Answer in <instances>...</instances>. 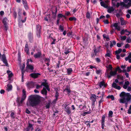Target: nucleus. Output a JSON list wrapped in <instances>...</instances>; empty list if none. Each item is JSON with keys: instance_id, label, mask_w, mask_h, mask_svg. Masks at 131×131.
<instances>
[{"instance_id": "obj_15", "label": "nucleus", "mask_w": 131, "mask_h": 131, "mask_svg": "<svg viewBox=\"0 0 131 131\" xmlns=\"http://www.w3.org/2000/svg\"><path fill=\"white\" fill-rule=\"evenodd\" d=\"M125 60L126 61L128 60L129 63H131V52L129 53L128 57L125 58Z\"/></svg>"}, {"instance_id": "obj_42", "label": "nucleus", "mask_w": 131, "mask_h": 131, "mask_svg": "<svg viewBox=\"0 0 131 131\" xmlns=\"http://www.w3.org/2000/svg\"><path fill=\"white\" fill-rule=\"evenodd\" d=\"M58 96L59 93L57 92H56L55 96V97L56 98V99L55 100L56 101H57Z\"/></svg>"}, {"instance_id": "obj_2", "label": "nucleus", "mask_w": 131, "mask_h": 131, "mask_svg": "<svg viewBox=\"0 0 131 131\" xmlns=\"http://www.w3.org/2000/svg\"><path fill=\"white\" fill-rule=\"evenodd\" d=\"M120 96L121 98L118 100L119 103H125V107L126 108L128 102L131 100V95L129 93H126L122 92L120 94Z\"/></svg>"}, {"instance_id": "obj_6", "label": "nucleus", "mask_w": 131, "mask_h": 131, "mask_svg": "<svg viewBox=\"0 0 131 131\" xmlns=\"http://www.w3.org/2000/svg\"><path fill=\"white\" fill-rule=\"evenodd\" d=\"M36 85V82L32 81H30L26 83V85L28 89L33 88Z\"/></svg>"}, {"instance_id": "obj_37", "label": "nucleus", "mask_w": 131, "mask_h": 131, "mask_svg": "<svg viewBox=\"0 0 131 131\" xmlns=\"http://www.w3.org/2000/svg\"><path fill=\"white\" fill-rule=\"evenodd\" d=\"M113 113L112 111H109L108 114V117H112V115Z\"/></svg>"}, {"instance_id": "obj_56", "label": "nucleus", "mask_w": 131, "mask_h": 131, "mask_svg": "<svg viewBox=\"0 0 131 131\" xmlns=\"http://www.w3.org/2000/svg\"><path fill=\"white\" fill-rule=\"evenodd\" d=\"M26 113L28 114H29L30 113V112L28 110L27 108L26 109Z\"/></svg>"}, {"instance_id": "obj_29", "label": "nucleus", "mask_w": 131, "mask_h": 131, "mask_svg": "<svg viewBox=\"0 0 131 131\" xmlns=\"http://www.w3.org/2000/svg\"><path fill=\"white\" fill-rule=\"evenodd\" d=\"M114 10L113 7H111L108 9L107 11L109 13H111L114 11Z\"/></svg>"}, {"instance_id": "obj_13", "label": "nucleus", "mask_w": 131, "mask_h": 131, "mask_svg": "<svg viewBox=\"0 0 131 131\" xmlns=\"http://www.w3.org/2000/svg\"><path fill=\"white\" fill-rule=\"evenodd\" d=\"M7 73L8 75L9 79L10 80L11 78L13 75L12 72L9 70H7Z\"/></svg>"}, {"instance_id": "obj_40", "label": "nucleus", "mask_w": 131, "mask_h": 131, "mask_svg": "<svg viewBox=\"0 0 131 131\" xmlns=\"http://www.w3.org/2000/svg\"><path fill=\"white\" fill-rule=\"evenodd\" d=\"M107 97L108 98H111L112 100H114V98L113 95H109L107 96Z\"/></svg>"}, {"instance_id": "obj_38", "label": "nucleus", "mask_w": 131, "mask_h": 131, "mask_svg": "<svg viewBox=\"0 0 131 131\" xmlns=\"http://www.w3.org/2000/svg\"><path fill=\"white\" fill-rule=\"evenodd\" d=\"M117 78L118 79H120L121 80H123V76L120 75H117Z\"/></svg>"}, {"instance_id": "obj_64", "label": "nucleus", "mask_w": 131, "mask_h": 131, "mask_svg": "<svg viewBox=\"0 0 131 131\" xmlns=\"http://www.w3.org/2000/svg\"><path fill=\"white\" fill-rule=\"evenodd\" d=\"M32 125L30 124H29L28 125V127L29 128H31L32 127Z\"/></svg>"}, {"instance_id": "obj_57", "label": "nucleus", "mask_w": 131, "mask_h": 131, "mask_svg": "<svg viewBox=\"0 0 131 131\" xmlns=\"http://www.w3.org/2000/svg\"><path fill=\"white\" fill-rule=\"evenodd\" d=\"M129 45L127 43L126 44V45L125 46V47L126 48H127L128 47H129Z\"/></svg>"}, {"instance_id": "obj_5", "label": "nucleus", "mask_w": 131, "mask_h": 131, "mask_svg": "<svg viewBox=\"0 0 131 131\" xmlns=\"http://www.w3.org/2000/svg\"><path fill=\"white\" fill-rule=\"evenodd\" d=\"M32 62V61L31 59H28L27 60L26 63L27 66L26 68V70L27 72H28L29 71L28 70L29 69L31 71H33L34 69V67L29 64V62L31 63Z\"/></svg>"}, {"instance_id": "obj_44", "label": "nucleus", "mask_w": 131, "mask_h": 131, "mask_svg": "<svg viewBox=\"0 0 131 131\" xmlns=\"http://www.w3.org/2000/svg\"><path fill=\"white\" fill-rule=\"evenodd\" d=\"M126 38V37L125 36H121V40H125Z\"/></svg>"}, {"instance_id": "obj_7", "label": "nucleus", "mask_w": 131, "mask_h": 131, "mask_svg": "<svg viewBox=\"0 0 131 131\" xmlns=\"http://www.w3.org/2000/svg\"><path fill=\"white\" fill-rule=\"evenodd\" d=\"M118 82H119L118 79H116L115 80V82H113L112 84V87L116 89L120 90L121 89V87L120 86L118 85L116 83Z\"/></svg>"}, {"instance_id": "obj_48", "label": "nucleus", "mask_w": 131, "mask_h": 131, "mask_svg": "<svg viewBox=\"0 0 131 131\" xmlns=\"http://www.w3.org/2000/svg\"><path fill=\"white\" fill-rule=\"evenodd\" d=\"M14 114H15L14 112H12L10 115L11 117L12 118H15V116H14Z\"/></svg>"}, {"instance_id": "obj_52", "label": "nucleus", "mask_w": 131, "mask_h": 131, "mask_svg": "<svg viewBox=\"0 0 131 131\" xmlns=\"http://www.w3.org/2000/svg\"><path fill=\"white\" fill-rule=\"evenodd\" d=\"M107 68L110 69L111 70H112L113 68V67L111 64H109L108 65V66L107 67Z\"/></svg>"}, {"instance_id": "obj_45", "label": "nucleus", "mask_w": 131, "mask_h": 131, "mask_svg": "<svg viewBox=\"0 0 131 131\" xmlns=\"http://www.w3.org/2000/svg\"><path fill=\"white\" fill-rule=\"evenodd\" d=\"M131 32L128 31L126 29V31L125 34H126V35L128 36L130 34Z\"/></svg>"}, {"instance_id": "obj_16", "label": "nucleus", "mask_w": 131, "mask_h": 131, "mask_svg": "<svg viewBox=\"0 0 131 131\" xmlns=\"http://www.w3.org/2000/svg\"><path fill=\"white\" fill-rule=\"evenodd\" d=\"M120 20L121 25H126L127 23V22L124 20L123 18H121Z\"/></svg>"}, {"instance_id": "obj_43", "label": "nucleus", "mask_w": 131, "mask_h": 131, "mask_svg": "<svg viewBox=\"0 0 131 131\" xmlns=\"http://www.w3.org/2000/svg\"><path fill=\"white\" fill-rule=\"evenodd\" d=\"M69 20L70 21L74 20L76 21L77 20L76 18L74 17H70L69 18Z\"/></svg>"}, {"instance_id": "obj_59", "label": "nucleus", "mask_w": 131, "mask_h": 131, "mask_svg": "<svg viewBox=\"0 0 131 131\" xmlns=\"http://www.w3.org/2000/svg\"><path fill=\"white\" fill-rule=\"evenodd\" d=\"M101 71L100 70H96V72L97 74H98L100 73L101 72Z\"/></svg>"}, {"instance_id": "obj_55", "label": "nucleus", "mask_w": 131, "mask_h": 131, "mask_svg": "<svg viewBox=\"0 0 131 131\" xmlns=\"http://www.w3.org/2000/svg\"><path fill=\"white\" fill-rule=\"evenodd\" d=\"M127 89L128 91H131V87L130 86H128L127 88Z\"/></svg>"}, {"instance_id": "obj_50", "label": "nucleus", "mask_w": 131, "mask_h": 131, "mask_svg": "<svg viewBox=\"0 0 131 131\" xmlns=\"http://www.w3.org/2000/svg\"><path fill=\"white\" fill-rule=\"evenodd\" d=\"M90 15L89 12H87L86 15V17L87 18H89L90 17Z\"/></svg>"}, {"instance_id": "obj_25", "label": "nucleus", "mask_w": 131, "mask_h": 131, "mask_svg": "<svg viewBox=\"0 0 131 131\" xmlns=\"http://www.w3.org/2000/svg\"><path fill=\"white\" fill-rule=\"evenodd\" d=\"M101 5L104 7L106 8L107 7V5H106L105 3L103 1H102L100 2Z\"/></svg>"}, {"instance_id": "obj_51", "label": "nucleus", "mask_w": 131, "mask_h": 131, "mask_svg": "<svg viewBox=\"0 0 131 131\" xmlns=\"http://www.w3.org/2000/svg\"><path fill=\"white\" fill-rule=\"evenodd\" d=\"M25 67V66L23 67V69H22L21 72H22V77H24V71L23 70V69H24Z\"/></svg>"}, {"instance_id": "obj_24", "label": "nucleus", "mask_w": 131, "mask_h": 131, "mask_svg": "<svg viewBox=\"0 0 131 131\" xmlns=\"http://www.w3.org/2000/svg\"><path fill=\"white\" fill-rule=\"evenodd\" d=\"M117 74L116 70L114 71H111L110 72V74L112 76H114Z\"/></svg>"}, {"instance_id": "obj_17", "label": "nucleus", "mask_w": 131, "mask_h": 131, "mask_svg": "<svg viewBox=\"0 0 131 131\" xmlns=\"http://www.w3.org/2000/svg\"><path fill=\"white\" fill-rule=\"evenodd\" d=\"M64 110L68 114H70L71 113V111L70 110V107H69L67 105L66 106Z\"/></svg>"}, {"instance_id": "obj_63", "label": "nucleus", "mask_w": 131, "mask_h": 131, "mask_svg": "<svg viewBox=\"0 0 131 131\" xmlns=\"http://www.w3.org/2000/svg\"><path fill=\"white\" fill-rule=\"evenodd\" d=\"M117 46L118 47H120L121 46V45L120 43H117Z\"/></svg>"}, {"instance_id": "obj_18", "label": "nucleus", "mask_w": 131, "mask_h": 131, "mask_svg": "<svg viewBox=\"0 0 131 131\" xmlns=\"http://www.w3.org/2000/svg\"><path fill=\"white\" fill-rule=\"evenodd\" d=\"M129 84L130 83L129 81H125L123 86V88L125 89H127Z\"/></svg>"}, {"instance_id": "obj_20", "label": "nucleus", "mask_w": 131, "mask_h": 131, "mask_svg": "<svg viewBox=\"0 0 131 131\" xmlns=\"http://www.w3.org/2000/svg\"><path fill=\"white\" fill-rule=\"evenodd\" d=\"M13 87L11 85L8 84L7 85V90L8 91H9L12 90Z\"/></svg>"}, {"instance_id": "obj_27", "label": "nucleus", "mask_w": 131, "mask_h": 131, "mask_svg": "<svg viewBox=\"0 0 131 131\" xmlns=\"http://www.w3.org/2000/svg\"><path fill=\"white\" fill-rule=\"evenodd\" d=\"M116 44V42L115 40H113L112 42H111L110 44V46L111 48H112L113 46L115 45Z\"/></svg>"}, {"instance_id": "obj_1", "label": "nucleus", "mask_w": 131, "mask_h": 131, "mask_svg": "<svg viewBox=\"0 0 131 131\" xmlns=\"http://www.w3.org/2000/svg\"><path fill=\"white\" fill-rule=\"evenodd\" d=\"M40 97L37 95H32L29 97L27 102L28 106H35L38 105L40 102Z\"/></svg>"}, {"instance_id": "obj_41", "label": "nucleus", "mask_w": 131, "mask_h": 131, "mask_svg": "<svg viewBox=\"0 0 131 131\" xmlns=\"http://www.w3.org/2000/svg\"><path fill=\"white\" fill-rule=\"evenodd\" d=\"M122 49H119L115 51V52L116 54H118L122 51Z\"/></svg>"}, {"instance_id": "obj_58", "label": "nucleus", "mask_w": 131, "mask_h": 131, "mask_svg": "<svg viewBox=\"0 0 131 131\" xmlns=\"http://www.w3.org/2000/svg\"><path fill=\"white\" fill-rule=\"evenodd\" d=\"M116 57L117 59H119L120 58V56L118 54H117Z\"/></svg>"}, {"instance_id": "obj_8", "label": "nucleus", "mask_w": 131, "mask_h": 131, "mask_svg": "<svg viewBox=\"0 0 131 131\" xmlns=\"http://www.w3.org/2000/svg\"><path fill=\"white\" fill-rule=\"evenodd\" d=\"M1 60L3 62L6 66H8V65L7 63V61L6 59L5 56L4 54L2 55V56Z\"/></svg>"}, {"instance_id": "obj_49", "label": "nucleus", "mask_w": 131, "mask_h": 131, "mask_svg": "<svg viewBox=\"0 0 131 131\" xmlns=\"http://www.w3.org/2000/svg\"><path fill=\"white\" fill-rule=\"evenodd\" d=\"M35 85L36 86V88L37 89H38L39 88H41L42 86L41 85H40L38 84H36Z\"/></svg>"}, {"instance_id": "obj_33", "label": "nucleus", "mask_w": 131, "mask_h": 131, "mask_svg": "<svg viewBox=\"0 0 131 131\" xmlns=\"http://www.w3.org/2000/svg\"><path fill=\"white\" fill-rule=\"evenodd\" d=\"M115 70L116 72H117V71H118L119 73H121L122 72V70L119 67H118L117 68H116Z\"/></svg>"}, {"instance_id": "obj_32", "label": "nucleus", "mask_w": 131, "mask_h": 131, "mask_svg": "<svg viewBox=\"0 0 131 131\" xmlns=\"http://www.w3.org/2000/svg\"><path fill=\"white\" fill-rule=\"evenodd\" d=\"M103 38L105 39H106V40L107 41L109 40V39L108 36L104 34L103 35Z\"/></svg>"}, {"instance_id": "obj_19", "label": "nucleus", "mask_w": 131, "mask_h": 131, "mask_svg": "<svg viewBox=\"0 0 131 131\" xmlns=\"http://www.w3.org/2000/svg\"><path fill=\"white\" fill-rule=\"evenodd\" d=\"M41 55V53L39 51L36 54L34 55V57L35 58H37L40 57Z\"/></svg>"}, {"instance_id": "obj_46", "label": "nucleus", "mask_w": 131, "mask_h": 131, "mask_svg": "<svg viewBox=\"0 0 131 131\" xmlns=\"http://www.w3.org/2000/svg\"><path fill=\"white\" fill-rule=\"evenodd\" d=\"M126 31V29L125 30L123 29L121 32V35H124V34H125V32Z\"/></svg>"}, {"instance_id": "obj_53", "label": "nucleus", "mask_w": 131, "mask_h": 131, "mask_svg": "<svg viewBox=\"0 0 131 131\" xmlns=\"http://www.w3.org/2000/svg\"><path fill=\"white\" fill-rule=\"evenodd\" d=\"M126 41L128 43H130V38H128L126 39Z\"/></svg>"}, {"instance_id": "obj_23", "label": "nucleus", "mask_w": 131, "mask_h": 131, "mask_svg": "<svg viewBox=\"0 0 131 131\" xmlns=\"http://www.w3.org/2000/svg\"><path fill=\"white\" fill-rule=\"evenodd\" d=\"M36 28L37 31H38L39 33V34L41 32V26L40 25H38L36 26Z\"/></svg>"}, {"instance_id": "obj_11", "label": "nucleus", "mask_w": 131, "mask_h": 131, "mask_svg": "<svg viewBox=\"0 0 131 131\" xmlns=\"http://www.w3.org/2000/svg\"><path fill=\"white\" fill-rule=\"evenodd\" d=\"M111 26L114 27L115 29L118 31H120L121 30V27L119 25V24L118 23H115L114 24L111 25Z\"/></svg>"}, {"instance_id": "obj_54", "label": "nucleus", "mask_w": 131, "mask_h": 131, "mask_svg": "<svg viewBox=\"0 0 131 131\" xmlns=\"http://www.w3.org/2000/svg\"><path fill=\"white\" fill-rule=\"evenodd\" d=\"M45 61L46 62H50V60L48 58H45Z\"/></svg>"}, {"instance_id": "obj_4", "label": "nucleus", "mask_w": 131, "mask_h": 131, "mask_svg": "<svg viewBox=\"0 0 131 131\" xmlns=\"http://www.w3.org/2000/svg\"><path fill=\"white\" fill-rule=\"evenodd\" d=\"M23 94L21 100L20 101H19V98L18 97L17 98V102L19 106H20L21 105L23 102L26 99V92L25 90L23 89L22 91Z\"/></svg>"}, {"instance_id": "obj_34", "label": "nucleus", "mask_w": 131, "mask_h": 131, "mask_svg": "<svg viewBox=\"0 0 131 131\" xmlns=\"http://www.w3.org/2000/svg\"><path fill=\"white\" fill-rule=\"evenodd\" d=\"M63 17L65 18V16L61 14H59L58 15V19H60V18Z\"/></svg>"}, {"instance_id": "obj_39", "label": "nucleus", "mask_w": 131, "mask_h": 131, "mask_svg": "<svg viewBox=\"0 0 131 131\" xmlns=\"http://www.w3.org/2000/svg\"><path fill=\"white\" fill-rule=\"evenodd\" d=\"M112 6H115L117 1L116 0H112Z\"/></svg>"}, {"instance_id": "obj_30", "label": "nucleus", "mask_w": 131, "mask_h": 131, "mask_svg": "<svg viewBox=\"0 0 131 131\" xmlns=\"http://www.w3.org/2000/svg\"><path fill=\"white\" fill-rule=\"evenodd\" d=\"M41 85L44 86H45L44 88H45L48 86V84L46 82H42L41 84Z\"/></svg>"}, {"instance_id": "obj_28", "label": "nucleus", "mask_w": 131, "mask_h": 131, "mask_svg": "<svg viewBox=\"0 0 131 131\" xmlns=\"http://www.w3.org/2000/svg\"><path fill=\"white\" fill-rule=\"evenodd\" d=\"M52 35H53V34H51L48 37V38H51V39H53V41L51 43V44L52 45L55 44V42L56 40V39H53L52 37H51V36H52Z\"/></svg>"}, {"instance_id": "obj_60", "label": "nucleus", "mask_w": 131, "mask_h": 131, "mask_svg": "<svg viewBox=\"0 0 131 131\" xmlns=\"http://www.w3.org/2000/svg\"><path fill=\"white\" fill-rule=\"evenodd\" d=\"M96 61L98 62H100L101 60L100 59L97 58L96 59Z\"/></svg>"}, {"instance_id": "obj_21", "label": "nucleus", "mask_w": 131, "mask_h": 131, "mask_svg": "<svg viewBox=\"0 0 131 131\" xmlns=\"http://www.w3.org/2000/svg\"><path fill=\"white\" fill-rule=\"evenodd\" d=\"M41 93L42 94H45L46 95H47V91L45 88H43L42 90L41 91Z\"/></svg>"}, {"instance_id": "obj_47", "label": "nucleus", "mask_w": 131, "mask_h": 131, "mask_svg": "<svg viewBox=\"0 0 131 131\" xmlns=\"http://www.w3.org/2000/svg\"><path fill=\"white\" fill-rule=\"evenodd\" d=\"M108 51H107V53L105 55V57H110V53L108 52Z\"/></svg>"}, {"instance_id": "obj_3", "label": "nucleus", "mask_w": 131, "mask_h": 131, "mask_svg": "<svg viewBox=\"0 0 131 131\" xmlns=\"http://www.w3.org/2000/svg\"><path fill=\"white\" fill-rule=\"evenodd\" d=\"M124 2H122L120 3L118 2L116 4L117 7H118L120 5L121 6L128 8L131 6V0H124Z\"/></svg>"}, {"instance_id": "obj_22", "label": "nucleus", "mask_w": 131, "mask_h": 131, "mask_svg": "<svg viewBox=\"0 0 131 131\" xmlns=\"http://www.w3.org/2000/svg\"><path fill=\"white\" fill-rule=\"evenodd\" d=\"M25 50V51L26 52V53L27 54H29V49H28V45L27 44L26 45Z\"/></svg>"}, {"instance_id": "obj_35", "label": "nucleus", "mask_w": 131, "mask_h": 131, "mask_svg": "<svg viewBox=\"0 0 131 131\" xmlns=\"http://www.w3.org/2000/svg\"><path fill=\"white\" fill-rule=\"evenodd\" d=\"M59 29L60 31H63L64 29L63 26L61 25H60L59 27Z\"/></svg>"}, {"instance_id": "obj_26", "label": "nucleus", "mask_w": 131, "mask_h": 131, "mask_svg": "<svg viewBox=\"0 0 131 131\" xmlns=\"http://www.w3.org/2000/svg\"><path fill=\"white\" fill-rule=\"evenodd\" d=\"M72 70L71 68H69L67 69V72L68 75H70L71 74Z\"/></svg>"}, {"instance_id": "obj_36", "label": "nucleus", "mask_w": 131, "mask_h": 131, "mask_svg": "<svg viewBox=\"0 0 131 131\" xmlns=\"http://www.w3.org/2000/svg\"><path fill=\"white\" fill-rule=\"evenodd\" d=\"M105 115H103L102 118L101 123H104L105 119Z\"/></svg>"}, {"instance_id": "obj_62", "label": "nucleus", "mask_w": 131, "mask_h": 131, "mask_svg": "<svg viewBox=\"0 0 131 131\" xmlns=\"http://www.w3.org/2000/svg\"><path fill=\"white\" fill-rule=\"evenodd\" d=\"M121 67L122 69H124L126 68V66L125 65H122L121 66Z\"/></svg>"}, {"instance_id": "obj_31", "label": "nucleus", "mask_w": 131, "mask_h": 131, "mask_svg": "<svg viewBox=\"0 0 131 131\" xmlns=\"http://www.w3.org/2000/svg\"><path fill=\"white\" fill-rule=\"evenodd\" d=\"M23 4H24V7L26 9H28V6L26 1L23 2Z\"/></svg>"}, {"instance_id": "obj_14", "label": "nucleus", "mask_w": 131, "mask_h": 131, "mask_svg": "<svg viewBox=\"0 0 131 131\" xmlns=\"http://www.w3.org/2000/svg\"><path fill=\"white\" fill-rule=\"evenodd\" d=\"M90 99L93 102H95L96 99V96L95 94H93L90 97Z\"/></svg>"}, {"instance_id": "obj_61", "label": "nucleus", "mask_w": 131, "mask_h": 131, "mask_svg": "<svg viewBox=\"0 0 131 131\" xmlns=\"http://www.w3.org/2000/svg\"><path fill=\"white\" fill-rule=\"evenodd\" d=\"M104 23L105 24H108V22L107 20H105L104 21Z\"/></svg>"}, {"instance_id": "obj_10", "label": "nucleus", "mask_w": 131, "mask_h": 131, "mask_svg": "<svg viewBox=\"0 0 131 131\" xmlns=\"http://www.w3.org/2000/svg\"><path fill=\"white\" fill-rule=\"evenodd\" d=\"M8 22L7 19L6 18H4L3 20V22L4 25L5 29L6 30H7V23Z\"/></svg>"}, {"instance_id": "obj_12", "label": "nucleus", "mask_w": 131, "mask_h": 131, "mask_svg": "<svg viewBox=\"0 0 131 131\" xmlns=\"http://www.w3.org/2000/svg\"><path fill=\"white\" fill-rule=\"evenodd\" d=\"M98 84L100 88L102 87H105L107 86V84L105 83L104 81L99 82Z\"/></svg>"}, {"instance_id": "obj_9", "label": "nucleus", "mask_w": 131, "mask_h": 131, "mask_svg": "<svg viewBox=\"0 0 131 131\" xmlns=\"http://www.w3.org/2000/svg\"><path fill=\"white\" fill-rule=\"evenodd\" d=\"M41 75L40 73H33L31 74L30 76L32 78L36 79L38 78L39 76Z\"/></svg>"}]
</instances>
